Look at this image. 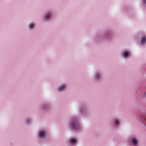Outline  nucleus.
Listing matches in <instances>:
<instances>
[{
	"label": "nucleus",
	"instance_id": "ddd939ff",
	"mask_svg": "<svg viewBox=\"0 0 146 146\" xmlns=\"http://www.w3.org/2000/svg\"><path fill=\"white\" fill-rule=\"evenodd\" d=\"M27 123H28V121H27Z\"/></svg>",
	"mask_w": 146,
	"mask_h": 146
},
{
	"label": "nucleus",
	"instance_id": "7ed1b4c3",
	"mask_svg": "<svg viewBox=\"0 0 146 146\" xmlns=\"http://www.w3.org/2000/svg\"><path fill=\"white\" fill-rule=\"evenodd\" d=\"M101 75L98 72H96L94 75V78L96 80H99L101 78Z\"/></svg>",
	"mask_w": 146,
	"mask_h": 146
},
{
	"label": "nucleus",
	"instance_id": "1a4fd4ad",
	"mask_svg": "<svg viewBox=\"0 0 146 146\" xmlns=\"http://www.w3.org/2000/svg\"><path fill=\"white\" fill-rule=\"evenodd\" d=\"M129 52H128L126 51L123 52L122 54V56L125 58L128 57L129 56Z\"/></svg>",
	"mask_w": 146,
	"mask_h": 146
},
{
	"label": "nucleus",
	"instance_id": "9b49d317",
	"mask_svg": "<svg viewBox=\"0 0 146 146\" xmlns=\"http://www.w3.org/2000/svg\"><path fill=\"white\" fill-rule=\"evenodd\" d=\"M35 25L33 23H30L29 25V28L30 29H32L34 28Z\"/></svg>",
	"mask_w": 146,
	"mask_h": 146
},
{
	"label": "nucleus",
	"instance_id": "20e7f679",
	"mask_svg": "<svg viewBox=\"0 0 146 146\" xmlns=\"http://www.w3.org/2000/svg\"><path fill=\"white\" fill-rule=\"evenodd\" d=\"M66 88V86L65 84H63L60 86L58 88V90L59 92H61L64 90Z\"/></svg>",
	"mask_w": 146,
	"mask_h": 146
},
{
	"label": "nucleus",
	"instance_id": "6e6552de",
	"mask_svg": "<svg viewBox=\"0 0 146 146\" xmlns=\"http://www.w3.org/2000/svg\"><path fill=\"white\" fill-rule=\"evenodd\" d=\"M131 141H132V143L134 145H137V141L135 138H133L132 139Z\"/></svg>",
	"mask_w": 146,
	"mask_h": 146
},
{
	"label": "nucleus",
	"instance_id": "f03ea898",
	"mask_svg": "<svg viewBox=\"0 0 146 146\" xmlns=\"http://www.w3.org/2000/svg\"><path fill=\"white\" fill-rule=\"evenodd\" d=\"M46 135L44 131H40L38 133V136L39 138H43Z\"/></svg>",
	"mask_w": 146,
	"mask_h": 146
},
{
	"label": "nucleus",
	"instance_id": "9d476101",
	"mask_svg": "<svg viewBox=\"0 0 146 146\" xmlns=\"http://www.w3.org/2000/svg\"><path fill=\"white\" fill-rule=\"evenodd\" d=\"M77 142L76 140L75 139H70V142L71 144L74 145Z\"/></svg>",
	"mask_w": 146,
	"mask_h": 146
},
{
	"label": "nucleus",
	"instance_id": "f8f14e48",
	"mask_svg": "<svg viewBox=\"0 0 146 146\" xmlns=\"http://www.w3.org/2000/svg\"><path fill=\"white\" fill-rule=\"evenodd\" d=\"M143 2L144 4L146 3V0H143Z\"/></svg>",
	"mask_w": 146,
	"mask_h": 146
},
{
	"label": "nucleus",
	"instance_id": "39448f33",
	"mask_svg": "<svg viewBox=\"0 0 146 146\" xmlns=\"http://www.w3.org/2000/svg\"><path fill=\"white\" fill-rule=\"evenodd\" d=\"M146 42V38L145 36H143L141 40L140 43L142 45H143Z\"/></svg>",
	"mask_w": 146,
	"mask_h": 146
},
{
	"label": "nucleus",
	"instance_id": "423d86ee",
	"mask_svg": "<svg viewBox=\"0 0 146 146\" xmlns=\"http://www.w3.org/2000/svg\"><path fill=\"white\" fill-rule=\"evenodd\" d=\"M51 17V13L50 12H48L46 13L44 17V18L45 19H48L50 17Z\"/></svg>",
	"mask_w": 146,
	"mask_h": 146
},
{
	"label": "nucleus",
	"instance_id": "f257e3e1",
	"mask_svg": "<svg viewBox=\"0 0 146 146\" xmlns=\"http://www.w3.org/2000/svg\"><path fill=\"white\" fill-rule=\"evenodd\" d=\"M70 124L71 127L73 129H78L80 128V125L77 120H73L70 122Z\"/></svg>",
	"mask_w": 146,
	"mask_h": 146
},
{
	"label": "nucleus",
	"instance_id": "0eeeda50",
	"mask_svg": "<svg viewBox=\"0 0 146 146\" xmlns=\"http://www.w3.org/2000/svg\"><path fill=\"white\" fill-rule=\"evenodd\" d=\"M120 121V120L118 119L115 118L114 119V121L115 126H117L119 124Z\"/></svg>",
	"mask_w": 146,
	"mask_h": 146
}]
</instances>
